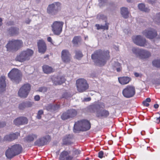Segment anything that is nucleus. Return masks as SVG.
<instances>
[{
	"label": "nucleus",
	"mask_w": 160,
	"mask_h": 160,
	"mask_svg": "<svg viewBox=\"0 0 160 160\" xmlns=\"http://www.w3.org/2000/svg\"><path fill=\"white\" fill-rule=\"evenodd\" d=\"M50 141V137L49 135H46L37 140L34 142V145L38 146H42L46 145Z\"/></svg>",
	"instance_id": "16"
},
{
	"label": "nucleus",
	"mask_w": 160,
	"mask_h": 160,
	"mask_svg": "<svg viewBox=\"0 0 160 160\" xmlns=\"http://www.w3.org/2000/svg\"><path fill=\"white\" fill-rule=\"evenodd\" d=\"M110 115V113L108 111L105 109H100V111L98 112L97 114V117L99 118H106Z\"/></svg>",
	"instance_id": "22"
},
{
	"label": "nucleus",
	"mask_w": 160,
	"mask_h": 160,
	"mask_svg": "<svg viewBox=\"0 0 160 160\" xmlns=\"http://www.w3.org/2000/svg\"><path fill=\"white\" fill-rule=\"evenodd\" d=\"M151 99L150 98H147L145 101L147 102H151Z\"/></svg>",
	"instance_id": "56"
},
{
	"label": "nucleus",
	"mask_w": 160,
	"mask_h": 160,
	"mask_svg": "<svg viewBox=\"0 0 160 160\" xmlns=\"http://www.w3.org/2000/svg\"><path fill=\"white\" fill-rule=\"evenodd\" d=\"M72 138L70 135H66L64 138L62 140L63 144L64 145H68L73 144V142L71 141Z\"/></svg>",
	"instance_id": "27"
},
{
	"label": "nucleus",
	"mask_w": 160,
	"mask_h": 160,
	"mask_svg": "<svg viewBox=\"0 0 160 160\" xmlns=\"http://www.w3.org/2000/svg\"><path fill=\"white\" fill-rule=\"evenodd\" d=\"M45 109L51 112H56L58 111L60 108V105L58 104H49L45 107Z\"/></svg>",
	"instance_id": "21"
},
{
	"label": "nucleus",
	"mask_w": 160,
	"mask_h": 160,
	"mask_svg": "<svg viewBox=\"0 0 160 160\" xmlns=\"http://www.w3.org/2000/svg\"><path fill=\"white\" fill-rule=\"evenodd\" d=\"M2 18H0V27L2 25Z\"/></svg>",
	"instance_id": "60"
},
{
	"label": "nucleus",
	"mask_w": 160,
	"mask_h": 160,
	"mask_svg": "<svg viewBox=\"0 0 160 160\" xmlns=\"http://www.w3.org/2000/svg\"><path fill=\"white\" fill-rule=\"evenodd\" d=\"M118 80L120 83L124 85L128 83L131 80V79L128 77H123L118 78Z\"/></svg>",
	"instance_id": "30"
},
{
	"label": "nucleus",
	"mask_w": 160,
	"mask_h": 160,
	"mask_svg": "<svg viewBox=\"0 0 160 160\" xmlns=\"http://www.w3.org/2000/svg\"><path fill=\"white\" fill-rule=\"evenodd\" d=\"M133 42L137 45L149 48L150 47V44L146 41L145 38H143L140 35H138L132 38Z\"/></svg>",
	"instance_id": "9"
},
{
	"label": "nucleus",
	"mask_w": 160,
	"mask_h": 160,
	"mask_svg": "<svg viewBox=\"0 0 160 160\" xmlns=\"http://www.w3.org/2000/svg\"><path fill=\"white\" fill-rule=\"evenodd\" d=\"M43 111L42 110H40L38 112L36 118L38 119H40L41 118L42 115L43 114Z\"/></svg>",
	"instance_id": "43"
},
{
	"label": "nucleus",
	"mask_w": 160,
	"mask_h": 160,
	"mask_svg": "<svg viewBox=\"0 0 160 160\" xmlns=\"http://www.w3.org/2000/svg\"><path fill=\"white\" fill-rule=\"evenodd\" d=\"M105 104L103 102H101L99 104L95 103L89 106L88 109L89 111L92 112H96V116L98 112L100 111V108H104Z\"/></svg>",
	"instance_id": "13"
},
{
	"label": "nucleus",
	"mask_w": 160,
	"mask_h": 160,
	"mask_svg": "<svg viewBox=\"0 0 160 160\" xmlns=\"http://www.w3.org/2000/svg\"><path fill=\"white\" fill-rule=\"evenodd\" d=\"M64 24L62 22L55 21L51 25L52 30L55 35H59L62 31Z\"/></svg>",
	"instance_id": "10"
},
{
	"label": "nucleus",
	"mask_w": 160,
	"mask_h": 160,
	"mask_svg": "<svg viewBox=\"0 0 160 160\" xmlns=\"http://www.w3.org/2000/svg\"><path fill=\"white\" fill-rule=\"evenodd\" d=\"M150 52L146 50L142 49L139 58L141 59L147 58L151 56Z\"/></svg>",
	"instance_id": "28"
},
{
	"label": "nucleus",
	"mask_w": 160,
	"mask_h": 160,
	"mask_svg": "<svg viewBox=\"0 0 160 160\" xmlns=\"http://www.w3.org/2000/svg\"><path fill=\"white\" fill-rule=\"evenodd\" d=\"M34 100L36 101H38L40 99V97L39 95H37L34 97Z\"/></svg>",
	"instance_id": "50"
},
{
	"label": "nucleus",
	"mask_w": 160,
	"mask_h": 160,
	"mask_svg": "<svg viewBox=\"0 0 160 160\" xmlns=\"http://www.w3.org/2000/svg\"><path fill=\"white\" fill-rule=\"evenodd\" d=\"M81 41V37L79 36H76L73 38L72 42L74 45H77Z\"/></svg>",
	"instance_id": "37"
},
{
	"label": "nucleus",
	"mask_w": 160,
	"mask_h": 160,
	"mask_svg": "<svg viewBox=\"0 0 160 160\" xmlns=\"http://www.w3.org/2000/svg\"><path fill=\"white\" fill-rule=\"evenodd\" d=\"M91 127V123L88 121L82 120L75 122L73 131L74 132H77L80 131H86L90 129Z\"/></svg>",
	"instance_id": "2"
},
{
	"label": "nucleus",
	"mask_w": 160,
	"mask_h": 160,
	"mask_svg": "<svg viewBox=\"0 0 160 160\" xmlns=\"http://www.w3.org/2000/svg\"><path fill=\"white\" fill-rule=\"evenodd\" d=\"M30 84L26 83L22 85L18 92V96L21 98H25L27 97L31 90Z\"/></svg>",
	"instance_id": "7"
},
{
	"label": "nucleus",
	"mask_w": 160,
	"mask_h": 160,
	"mask_svg": "<svg viewBox=\"0 0 160 160\" xmlns=\"http://www.w3.org/2000/svg\"><path fill=\"white\" fill-rule=\"evenodd\" d=\"M147 2L148 3L152 4V5H154L156 2V0H147Z\"/></svg>",
	"instance_id": "48"
},
{
	"label": "nucleus",
	"mask_w": 160,
	"mask_h": 160,
	"mask_svg": "<svg viewBox=\"0 0 160 160\" xmlns=\"http://www.w3.org/2000/svg\"><path fill=\"white\" fill-rule=\"evenodd\" d=\"M26 108H30L32 107L34 103L29 101H24Z\"/></svg>",
	"instance_id": "44"
},
{
	"label": "nucleus",
	"mask_w": 160,
	"mask_h": 160,
	"mask_svg": "<svg viewBox=\"0 0 160 160\" xmlns=\"http://www.w3.org/2000/svg\"><path fill=\"white\" fill-rule=\"evenodd\" d=\"M142 49L136 48H133L132 49L133 53L134 54L137 56H138L139 57L140 56V53Z\"/></svg>",
	"instance_id": "38"
},
{
	"label": "nucleus",
	"mask_w": 160,
	"mask_h": 160,
	"mask_svg": "<svg viewBox=\"0 0 160 160\" xmlns=\"http://www.w3.org/2000/svg\"><path fill=\"white\" fill-rule=\"evenodd\" d=\"M26 108L24 102H23L20 103L18 106V108L20 110H23Z\"/></svg>",
	"instance_id": "45"
},
{
	"label": "nucleus",
	"mask_w": 160,
	"mask_h": 160,
	"mask_svg": "<svg viewBox=\"0 0 160 160\" xmlns=\"http://www.w3.org/2000/svg\"><path fill=\"white\" fill-rule=\"evenodd\" d=\"M91 100V98H85V100L86 101H90Z\"/></svg>",
	"instance_id": "59"
},
{
	"label": "nucleus",
	"mask_w": 160,
	"mask_h": 160,
	"mask_svg": "<svg viewBox=\"0 0 160 160\" xmlns=\"http://www.w3.org/2000/svg\"><path fill=\"white\" fill-rule=\"evenodd\" d=\"M51 79L55 85L61 84L65 81L64 77L63 76L52 77Z\"/></svg>",
	"instance_id": "19"
},
{
	"label": "nucleus",
	"mask_w": 160,
	"mask_h": 160,
	"mask_svg": "<svg viewBox=\"0 0 160 160\" xmlns=\"http://www.w3.org/2000/svg\"><path fill=\"white\" fill-rule=\"evenodd\" d=\"M61 4L59 2H55L49 5L47 8V12L51 15H55L60 9Z\"/></svg>",
	"instance_id": "11"
},
{
	"label": "nucleus",
	"mask_w": 160,
	"mask_h": 160,
	"mask_svg": "<svg viewBox=\"0 0 160 160\" xmlns=\"http://www.w3.org/2000/svg\"><path fill=\"white\" fill-rule=\"evenodd\" d=\"M158 107H159V105L157 104H155L154 105V107L155 109L158 108Z\"/></svg>",
	"instance_id": "58"
},
{
	"label": "nucleus",
	"mask_w": 160,
	"mask_h": 160,
	"mask_svg": "<svg viewBox=\"0 0 160 160\" xmlns=\"http://www.w3.org/2000/svg\"><path fill=\"white\" fill-rule=\"evenodd\" d=\"M72 96V94L70 92H66L64 93L62 95V98H65L66 99H68Z\"/></svg>",
	"instance_id": "41"
},
{
	"label": "nucleus",
	"mask_w": 160,
	"mask_h": 160,
	"mask_svg": "<svg viewBox=\"0 0 160 160\" xmlns=\"http://www.w3.org/2000/svg\"><path fill=\"white\" fill-rule=\"evenodd\" d=\"M14 23L13 22L10 21L7 22V24L8 25H12L14 24Z\"/></svg>",
	"instance_id": "53"
},
{
	"label": "nucleus",
	"mask_w": 160,
	"mask_h": 160,
	"mask_svg": "<svg viewBox=\"0 0 160 160\" xmlns=\"http://www.w3.org/2000/svg\"><path fill=\"white\" fill-rule=\"evenodd\" d=\"M85 160H89V158H87Z\"/></svg>",
	"instance_id": "64"
},
{
	"label": "nucleus",
	"mask_w": 160,
	"mask_h": 160,
	"mask_svg": "<svg viewBox=\"0 0 160 160\" xmlns=\"http://www.w3.org/2000/svg\"><path fill=\"white\" fill-rule=\"evenodd\" d=\"M77 114V112L76 110L74 109H70L63 113L62 115L61 118L63 120H67L75 117Z\"/></svg>",
	"instance_id": "15"
},
{
	"label": "nucleus",
	"mask_w": 160,
	"mask_h": 160,
	"mask_svg": "<svg viewBox=\"0 0 160 160\" xmlns=\"http://www.w3.org/2000/svg\"><path fill=\"white\" fill-rule=\"evenodd\" d=\"M123 96L126 98H130L133 97L135 94V89L134 87L128 85L122 91Z\"/></svg>",
	"instance_id": "12"
},
{
	"label": "nucleus",
	"mask_w": 160,
	"mask_h": 160,
	"mask_svg": "<svg viewBox=\"0 0 160 160\" xmlns=\"http://www.w3.org/2000/svg\"><path fill=\"white\" fill-rule=\"evenodd\" d=\"M109 23L105 21V23L104 25H100L99 24H96L95 26L98 30L103 29V30H107L108 29Z\"/></svg>",
	"instance_id": "33"
},
{
	"label": "nucleus",
	"mask_w": 160,
	"mask_h": 160,
	"mask_svg": "<svg viewBox=\"0 0 160 160\" xmlns=\"http://www.w3.org/2000/svg\"><path fill=\"white\" fill-rule=\"evenodd\" d=\"M81 151L80 150H77L76 151V153L77 154H79L80 153H81Z\"/></svg>",
	"instance_id": "57"
},
{
	"label": "nucleus",
	"mask_w": 160,
	"mask_h": 160,
	"mask_svg": "<svg viewBox=\"0 0 160 160\" xmlns=\"http://www.w3.org/2000/svg\"><path fill=\"white\" fill-rule=\"evenodd\" d=\"M38 137V135L36 134H32L28 135L25 138L26 141L30 142L33 141L34 139H36Z\"/></svg>",
	"instance_id": "34"
},
{
	"label": "nucleus",
	"mask_w": 160,
	"mask_h": 160,
	"mask_svg": "<svg viewBox=\"0 0 160 160\" xmlns=\"http://www.w3.org/2000/svg\"><path fill=\"white\" fill-rule=\"evenodd\" d=\"M33 52V51L30 49L22 51L17 55L15 60L21 62L28 61L30 60Z\"/></svg>",
	"instance_id": "3"
},
{
	"label": "nucleus",
	"mask_w": 160,
	"mask_h": 160,
	"mask_svg": "<svg viewBox=\"0 0 160 160\" xmlns=\"http://www.w3.org/2000/svg\"><path fill=\"white\" fill-rule=\"evenodd\" d=\"M19 133L17 132L12 134L7 135L4 136V140L6 141H12L18 138Z\"/></svg>",
	"instance_id": "24"
},
{
	"label": "nucleus",
	"mask_w": 160,
	"mask_h": 160,
	"mask_svg": "<svg viewBox=\"0 0 160 160\" xmlns=\"http://www.w3.org/2000/svg\"><path fill=\"white\" fill-rule=\"evenodd\" d=\"M47 41L49 42H50L52 43V38L51 37H48L47 38Z\"/></svg>",
	"instance_id": "54"
},
{
	"label": "nucleus",
	"mask_w": 160,
	"mask_h": 160,
	"mask_svg": "<svg viewBox=\"0 0 160 160\" xmlns=\"http://www.w3.org/2000/svg\"><path fill=\"white\" fill-rule=\"evenodd\" d=\"M70 151L64 150L62 152L60 155L59 160H71L72 159L71 156H70Z\"/></svg>",
	"instance_id": "18"
},
{
	"label": "nucleus",
	"mask_w": 160,
	"mask_h": 160,
	"mask_svg": "<svg viewBox=\"0 0 160 160\" xmlns=\"http://www.w3.org/2000/svg\"><path fill=\"white\" fill-rule=\"evenodd\" d=\"M132 0H127V1L128 2H131Z\"/></svg>",
	"instance_id": "63"
},
{
	"label": "nucleus",
	"mask_w": 160,
	"mask_h": 160,
	"mask_svg": "<svg viewBox=\"0 0 160 160\" xmlns=\"http://www.w3.org/2000/svg\"><path fill=\"white\" fill-rule=\"evenodd\" d=\"M47 90V88L45 87H41L39 88L38 91L40 92H46Z\"/></svg>",
	"instance_id": "46"
},
{
	"label": "nucleus",
	"mask_w": 160,
	"mask_h": 160,
	"mask_svg": "<svg viewBox=\"0 0 160 160\" xmlns=\"http://www.w3.org/2000/svg\"><path fill=\"white\" fill-rule=\"evenodd\" d=\"M153 65L156 67H160V59L155 60L152 62Z\"/></svg>",
	"instance_id": "40"
},
{
	"label": "nucleus",
	"mask_w": 160,
	"mask_h": 160,
	"mask_svg": "<svg viewBox=\"0 0 160 160\" xmlns=\"http://www.w3.org/2000/svg\"><path fill=\"white\" fill-rule=\"evenodd\" d=\"M5 77L2 76L0 78V92H2L5 91L6 84L5 82Z\"/></svg>",
	"instance_id": "26"
},
{
	"label": "nucleus",
	"mask_w": 160,
	"mask_h": 160,
	"mask_svg": "<svg viewBox=\"0 0 160 160\" xmlns=\"http://www.w3.org/2000/svg\"><path fill=\"white\" fill-rule=\"evenodd\" d=\"M134 74V75L137 77H138L139 76V74L137 72H135Z\"/></svg>",
	"instance_id": "61"
},
{
	"label": "nucleus",
	"mask_w": 160,
	"mask_h": 160,
	"mask_svg": "<svg viewBox=\"0 0 160 160\" xmlns=\"http://www.w3.org/2000/svg\"><path fill=\"white\" fill-rule=\"evenodd\" d=\"M142 104L144 106L148 107L149 106V104L145 101L143 102Z\"/></svg>",
	"instance_id": "51"
},
{
	"label": "nucleus",
	"mask_w": 160,
	"mask_h": 160,
	"mask_svg": "<svg viewBox=\"0 0 160 160\" xmlns=\"http://www.w3.org/2000/svg\"><path fill=\"white\" fill-rule=\"evenodd\" d=\"M28 120L26 118L20 117L17 118L14 120V123L17 126L25 124L28 123Z\"/></svg>",
	"instance_id": "20"
},
{
	"label": "nucleus",
	"mask_w": 160,
	"mask_h": 160,
	"mask_svg": "<svg viewBox=\"0 0 160 160\" xmlns=\"http://www.w3.org/2000/svg\"><path fill=\"white\" fill-rule=\"evenodd\" d=\"M99 5L100 7L105 6L108 2V0H98Z\"/></svg>",
	"instance_id": "42"
},
{
	"label": "nucleus",
	"mask_w": 160,
	"mask_h": 160,
	"mask_svg": "<svg viewBox=\"0 0 160 160\" xmlns=\"http://www.w3.org/2000/svg\"><path fill=\"white\" fill-rule=\"evenodd\" d=\"M91 58L97 65H103L105 64L107 60L109 59V52L108 50H98L92 54Z\"/></svg>",
	"instance_id": "1"
},
{
	"label": "nucleus",
	"mask_w": 160,
	"mask_h": 160,
	"mask_svg": "<svg viewBox=\"0 0 160 160\" xmlns=\"http://www.w3.org/2000/svg\"><path fill=\"white\" fill-rule=\"evenodd\" d=\"M7 31L10 36H16L19 34V28L16 27H11L7 29Z\"/></svg>",
	"instance_id": "25"
},
{
	"label": "nucleus",
	"mask_w": 160,
	"mask_h": 160,
	"mask_svg": "<svg viewBox=\"0 0 160 160\" xmlns=\"http://www.w3.org/2000/svg\"><path fill=\"white\" fill-rule=\"evenodd\" d=\"M139 9L142 11L148 12L150 11V9L147 7H146L144 4L139 3L138 5Z\"/></svg>",
	"instance_id": "35"
},
{
	"label": "nucleus",
	"mask_w": 160,
	"mask_h": 160,
	"mask_svg": "<svg viewBox=\"0 0 160 160\" xmlns=\"http://www.w3.org/2000/svg\"><path fill=\"white\" fill-rule=\"evenodd\" d=\"M143 34L147 38L152 39L157 35V31L152 28H149L145 30L142 32Z\"/></svg>",
	"instance_id": "14"
},
{
	"label": "nucleus",
	"mask_w": 160,
	"mask_h": 160,
	"mask_svg": "<svg viewBox=\"0 0 160 160\" xmlns=\"http://www.w3.org/2000/svg\"><path fill=\"white\" fill-rule=\"evenodd\" d=\"M8 77L13 82L18 84L21 80L22 74L20 71L18 69L13 68L8 74Z\"/></svg>",
	"instance_id": "6"
},
{
	"label": "nucleus",
	"mask_w": 160,
	"mask_h": 160,
	"mask_svg": "<svg viewBox=\"0 0 160 160\" xmlns=\"http://www.w3.org/2000/svg\"><path fill=\"white\" fill-rule=\"evenodd\" d=\"M6 125V123L4 122H0V128H2Z\"/></svg>",
	"instance_id": "49"
},
{
	"label": "nucleus",
	"mask_w": 160,
	"mask_h": 160,
	"mask_svg": "<svg viewBox=\"0 0 160 160\" xmlns=\"http://www.w3.org/2000/svg\"><path fill=\"white\" fill-rule=\"evenodd\" d=\"M75 57L76 59H79L82 57L83 54L81 51L79 50H77L75 51Z\"/></svg>",
	"instance_id": "39"
},
{
	"label": "nucleus",
	"mask_w": 160,
	"mask_h": 160,
	"mask_svg": "<svg viewBox=\"0 0 160 160\" xmlns=\"http://www.w3.org/2000/svg\"><path fill=\"white\" fill-rule=\"evenodd\" d=\"M76 84L78 91L80 92L85 91L89 87L87 81L83 78L78 79L76 82Z\"/></svg>",
	"instance_id": "8"
},
{
	"label": "nucleus",
	"mask_w": 160,
	"mask_h": 160,
	"mask_svg": "<svg viewBox=\"0 0 160 160\" xmlns=\"http://www.w3.org/2000/svg\"><path fill=\"white\" fill-rule=\"evenodd\" d=\"M112 68L113 70H116L118 72H120L122 69V67L119 63L118 62H114L112 64Z\"/></svg>",
	"instance_id": "31"
},
{
	"label": "nucleus",
	"mask_w": 160,
	"mask_h": 160,
	"mask_svg": "<svg viewBox=\"0 0 160 160\" xmlns=\"http://www.w3.org/2000/svg\"><path fill=\"white\" fill-rule=\"evenodd\" d=\"M156 122H157L158 123L160 122V117L156 118Z\"/></svg>",
	"instance_id": "55"
},
{
	"label": "nucleus",
	"mask_w": 160,
	"mask_h": 160,
	"mask_svg": "<svg viewBox=\"0 0 160 160\" xmlns=\"http://www.w3.org/2000/svg\"><path fill=\"white\" fill-rule=\"evenodd\" d=\"M22 146L19 144H16L8 148L5 152L6 157L8 158H11L14 156L21 153L22 150Z\"/></svg>",
	"instance_id": "4"
},
{
	"label": "nucleus",
	"mask_w": 160,
	"mask_h": 160,
	"mask_svg": "<svg viewBox=\"0 0 160 160\" xmlns=\"http://www.w3.org/2000/svg\"><path fill=\"white\" fill-rule=\"evenodd\" d=\"M61 57L63 62H69L70 60L71 55L68 51L66 49L62 50L61 52Z\"/></svg>",
	"instance_id": "17"
},
{
	"label": "nucleus",
	"mask_w": 160,
	"mask_h": 160,
	"mask_svg": "<svg viewBox=\"0 0 160 160\" xmlns=\"http://www.w3.org/2000/svg\"><path fill=\"white\" fill-rule=\"evenodd\" d=\"M31 20H30L28 19V20L26 21V22L27 24H29Z\"/></svg>",
	"instance_id": "62"
},
{
	"label": "nucleus",
	"mask_w": 160,
	"mask_h": 160,
	"mask_svg": "<svg viewBox=\"0 0 160 160\" xmlns=\"http://www.w3.org/2000/svg\"><path fill=\"white\" fill-rule=\"evenodd\" d=\"M121 14L125 18H127L128 17L129 12L127 8L122 7L121 9Z\"/></svg>",
	"instance_id": "32"
},
{
	"label": "nucleus",
	"mask_w": 160,
	"mask_h": 160,
	"mask_svg": "<svg viewBox=\"0 0 160 160\" xmlns=\"http://www.w3.org/2000/svg\"><path fill=\"white\" fill-rule=\"evenodd\" d=\"M100 18L102 19H104L106 18V17L103 14H101L100 16Z\"/></svg>",
	"instance_id": "52"
},
{
	"label": "nucleus",
	"mask_w": 160,
	"mask_h": 160,
	"mask_svg": "<svg viewBox=\"0 0 160 160\" xmlns=\"http://www.w3.org/2000/svg\"><path fill=\"white\" fill-rule=\"evenodd\" d=\"M38 45L39 52L44 53L47 49L46 45L45 42L42 40H40L38 43Z\"/></svg>",
	"instance_id": "23"
},
{
	"label": "nucleus",
	"mask_w": 160,
	"mask_h": 160,
	"mask_svg": "<svg viewBox=\"0 0 160 160\" xmlns=\"http://www.w3.org/2000/svg\"><path fill=\"white\" fill-rule=\"evenodd\" d=\"M154 22L158 25L160 24V13H157L152 18Z\"/></svg>",
	"instance_id": "36"
},
{
	"label": "nucleus",
	"mask_w": 160,
	"mask_h": 160,
	"mask_svg": "<svg viewBox=\"0 0 160 160\" xmlns=\"http://www.w3.org/2000/svg\"><path fill=\"white\" fill-rule=\"evenodd\" d=\"M22 46L23 42L21 40L15 39L9 41L6 45L7 50L12 52H16Z\"/></svg>",
	"instance_id": "5"
},
{
	"label": "nucleus",
	"mask_w": 160,
	"mask_h": 160,
	"mask_svg": "<svg viewBox=\"0 0 160 160\" xmlns=\"http://www.w3.org/2000/svg\"><path fill=\"white\" fill-rule=\"evenodd\" d=\"M104 153L103 151H100L98 153V156L100 158H101L103 157H105V156H104Z\"/></svg>",
	"instance_id": "47"
},
{
	"label": "nucleus",
	"mask_w": 160,
	"mask_h": 160,
	"mask_svg": "<svg viewBox=\"0 0 160 160\" xmlns=\"http://www.w3.org/2000/svg\"><path fill=\"white\" fill-rule=\"evenodd\" d=\"M43 71L45 73L50 74L54 72V70L52 67L47 65H44L42 66Z\"/></svg>",
	"instance_id": "29"
}]
</instances>
